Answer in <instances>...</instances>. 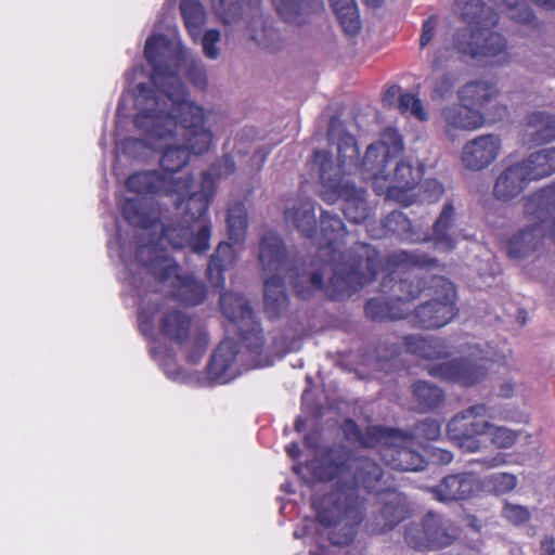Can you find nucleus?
Segmentation results:
<instances>
[{"label": "nucleus", "mask_w": 555, "mask_h": 555, "mask_svg": "<svg viewBox=\"0 0 555 555\" xmlns=\"http://www.w3.org/2000/svg\"><path fill=\"white\" fill-rule=\"evenodd\" d=\"M170 88L155 93L144 82L133 89V96L142 107L133 122L143 138H126L125 154L137 146L162 151L160 166L171 176L180 171L191 154L207 153L212 143V132L205 127L206 116L202 106L188 99L189 92L175 77L169 78Z\"/></svg>", "instance_id": "nucleus-1"}, {"label": "nucleus", "mask_w": 555, "mask_h": 555, "mask_svg": "<svg viewBox=\"0 0 555 555\" xmlns=\"http://www.w3.org/2000/svg\"><path fill=\"white\" fill-rule=\"evenodd\" d=\"M312 474L318 481L338 479L335 487L314 502L315 518L331 528L328 540L336 546L349 545L365 516V500L359 489L378 496L393 488V477L367 456H353L343 444L327 448L321 455Z\"/></svg>", "instance_id": "nucleus-2"}, {"label": "nucleus", "mask_w": 555, "mask_h": 555, "mask_svg": "<svg viewBox=\"0 0 555 555\" xmlns=\"http://www.w3.org/2000/svg\"><path fill=\"white\" fill-rule=\"evenodd\" d=\"M347 235L344 221L323 210L320 216L319 257L331 266L332 276L326 295L332 300H343L376 280L380 269L379 253L370 244L356 242L346 253L338 246Z\"/></svg>", "instance_id": "nucleus-3"}, {"label": "nucleus", "mask_w": 555, "mask_h": 555, "mask_svg": "<svg viewBox=\"0 0 555 555\" xmlns=\"http://www.w3.org/2000/svg\"><path fill=\"white\" fill-rule=\"evenodd\" d=\"M403 140L393 127H387L378 142L367 146L361 160L360 170L365 179L373 180L377 194H385L387 199L403 206L412 204L410 194L421 182L425 165L409 158H397L403 152Z\"/></svg>", "instance_id": "nucleus-4"}, {"label": "nucleus", "mask_w": 555, "mask_h": 555, "mask_svg": "<svg viewBox=\"0 0 555 555\" xmlns=\"http://www.w3.org/2000/svg\"><path fill=\"white\" fill-rule=\"evenodd\" d=\"M438 259L425 251L396 250L386 258V268L390 270L379 285L384 296L370 298L364 305V313L374 322L403 319L409 310L408 304L416 299L425 288L426 281L408 272L411 268L431 269L438 267Z\"/></svg>", "instance_id": "nucleus-5"}, {"label": "nucleus", "mask_w": 555, "mask_h": 555, "mask_svg": "<svg viewBox=\"0 0 555 555\" xmlns=\"http://www.w3.org/2000/svg\"><path fill=\"white\" fill-rule=\"evenodd\" d=\"M215 195L214 181L210 173L203 178V190L190 192L189 195L176 198L175 207L179 211L180 221L160 224V235L156 241L140 244L138 251L146 246L157 245L165 255H168L163 245L166 243L173 249L189 247L196 254H204L210 247L211 222L208 218V208Z\"/></svg>", "instance_id": "nucleus-6"}, {"label": "nucleus", "mask_w": 555, "mask_h": 555, "mask_svg": "<svg viewBox=\"0 0 555 555\" xmlns=\"http://www.w3.org/2000/svg\"><path fill=\"white\" fill-rule=\"evenodd\" d=\"M454 5L468 26L459 29L454 36L456 51L470 59H486L493 65H505L512 60L506 39L499 33L482 26L486 17L492 26L498 24L496 13L487 8L482 0H455Z\"/></svg>", "instance_id": "nucleus-7"}, {"label": "nucleus", "mask_w": 555, "mask_h": 555, "mask_svg": "<svg viewBox=\"0 0 555 555\" xmlns=\"http://www.w3.org/2000/svg\"><path fill=\"white\" fill-rule=\"evenodd\" d=\"M344 438L361 448H378L383 462L391 469L417 472L426 467L425 457L413 446L410 433L384 425H370L364 430L352 418L341 423Z\"/></svg>", "instance_id": "nucleus-8"}, {"label": "nucleus", "mask_w": 555, "mask_h": 555, "mask_svg": "<svg viewBox=\"0 0 555 555\" xmlns=\"http://www.w3.org/2000/svg\"><path fill=\"white\" fill-rule=\"evenodd\" d=\"M138 262L162 284H168V293L172 300L184 307L202 305L208 294L206 284L194 273L181 272L180 264L169 255H165L157 245L141 248Z\"/></svg>", "instance_id": "nucleus-9"}, {"label": "nucleus", "mask_w": 555, "mask_h": 555, "mask_svg": "<svg viewBox=\"0 0 555 555\" xmlns=\"http://www.w3.org/2000/svg\"><path fill=\"white\" fill-rule=\"evenodd\" d=\"M522 210L525 218L533 223L506 241V254L514 260L528 258L543 246L545 222L555 212V181L526 196Z\"/></svg>", "instance_id": "nucleus-10"}, {"label": "nucleus", "mask_w": 555, "mask_h": 555, "mask_svg": "<svg viewBox=\"0 0 555 555\" xmlns=\"http://www.w3.org/2000/svg\"><path fill=\"white\" fill-rule=\"evenodd\" d=\"M258 260L263 273L264 312L270 320H275L289 306L285 280L281 275L288 263V253L278 233L268 231L263 234L259 243Z\"/></svg>", "instance_id": "nucleus-11"}, {"label": "nucleus", "mask_w": 555, "mask_h": 555, "mask_svg": "<svg viewBox=\"0 0 555 555\" xmlns=\"http://www.w3.org/2000/svg\"><path fill=\"white\" fill-rule=\"evenodd\" d=\"M312 164L318 168L320 180L324 186L323 199L328 203L341 199V210L345 217L352 223H364L370 217V207L364 196L365 191L357 189L353 184L344 183L339 179L340 169L334 166L331 152L314 151Z\"/></svg>", "instance_id": "nucleus-12"}, {"label": "nucleus", "mask_w": 555, "mask_h": 555, "mask_svg": "<svg viewBox=\"0 0 555 555\" xmlns=\"http://www.w3.org/2000/svg\"><path fill=\"white\" fill-rule=\"evenodd\" d=\"M456 222V209L452 201L444 203L428 234L422 235L412 221L401 211L393 210L383 220L385 233H391L409 243H430L439 251L449 253L456 246L453 228Z\"/></svg>", "instance_id": "nucleus-13"}, {"label": "nucleus", "mask_w": 555, "mask_h": 555, "mask_svg": "<svg viewBox=\"0 0 555 555\" xmlns=\"http://www.w3.org/2000/svg\"><path fill=\"white\" fill-rule=\"evenodd\" d=\"M421 279V276H417ZM430 298L416 306L411 314L415 326L436 330L449 324L459 313L456 286L449 279L440 275L422 276Z\"/></svg>", "instance_id": "nucleus-14"}, {"label": "nucleus", "mask_w": 555, "mask_h": 555, "mask_svg": "<svg viewBox=\"0 0 555 555\" xmlns=\"http://www.w3.org/2000/svg\"><path fill=\"white\" fill-rule=\"evenodd\" d=\"M159 332L165 339L180 348H186V361L196 364L209 346V335L188 312L172 308L165 311L159 320Z\"/></svg>", "instance_id": "nucleus-15"}, {"label": "nucleus", "mask_w": 555, "mask_h": 555, "mask_svg": "<svg viewBox=\"0 0 555 555\" xmlns=\"http://www.w3.org/2000/svg\"><path fill=\"white\" fill-rule=\"evenodd\" d=\"M219 306L222 314L236 327L247 351L260 356L264 348V336L248 300L240 294L225 292L220 296Z\"/></svg>", "instance_id": "nucleus-16"}, {"label": "nucleus", "mask_w": 555, "mask_h": 555, "mask_svg": "<svg viewBox=\"0 0 555 555\" xmlns=\"http://www.w3.org/2000/svg\"><path fill=\"white\" fill-rule=\"evenodd\" d=\"M457 538L456 530L441 514L426 513L420 521L409 522L403 532L404 542L417 552L440 551Z\"/></svg>", "instance_id": "nucleus-17"}, {"label": "nucleus", "mask_w": 555, "mask_h": 555, "mask_svg": "<svg viewBox=\"0 0 555 555\" xmlns=\"http://www.w3.org/2000/svg\"><path fill=\"white\" fill-rule=\"evenodd\" d=\"M488 417L489 409L486 404L472 405L450 420L447 434L462 450L476 452L482 446V438L492 427Z\"/></svg>", "instance_id": "nucleus-18"}, {"label": "nucleus", "mask_w": 555, "mask_h": 555, "mask_svg": "<svg viewBox=\"0 0 555 555\" xmlns=\"http://www.w3.org/2000/svg\"><path fill=\"white\" fill-rule=\"evenodd\" d=\"M195 183L193 175L175 178L158 170H145L130 175L125 185L129 192L146 197L147 195H164L180 198L189 195Z\"/></svg>", "instance_id": "nucleus-19"}, {"label": "nucleus", "mask_w": 555, "mask_h": 555, "mask_svg": "<svg viewBox=\"0 0 555 555\" xmlns=\"http://www.w3.org/2000/svg\"><path fill=\"white\" fill-rule=\"evenodd\" d=\"M210 2L216 13L227 25L241 21L244 8H248L250 18L246 25V31L249 39L263 48L269 47L267 38L271 36L273 29L268 25L259 10L261 0H210Z\"/></svg>", "instance_id": "nucleus-20"}, {"label": "nucleus", "mask_w": 555, "mask_h": 555, "mask_svg": "<svg viewBox=\"0 0 555 555\" xmlns=\"http://www.w3.org/2000/svg\"><path fill=\"white\" fill-rule=\"evenodd\" d=\"M487 357L455 358L446 362L431 364L427 367L428 374L435 378L452 382L464 387H470L480 383L489 370Z\"/></svg>", "instance_id": "nucleus-21"}, {"label": "nucleus", "mask_w": 555, "mask_h": 555, "mask_svg": "<svg viewBox=\"0 0 555 555\" xmlns=\"http://www.w3.org/2000/svg\"><path fill=\"white\" fill-rule=\"evenodd\" d=\"M378 508L366 521V530L372 534L391 531L400 522L410 517L411 508L405 495L397 486L376 496Z\"/></svg>", "instance_id": "nucleus-22"}, {"label": "nucleus", "mask_w": 555, "mask_h": 555, "mask_svg": "<svg viewBox=\"0 0 555 555\" xmlns=\"http://www.w3.org/2000/svg\"><path fill=\"white\" fill-rule=\"evenodd\" d=\"M479 488L480 482L477 475L463 472L447 475L431 488V492L439 502L447 503L468 500L477 493Z\"/></svg>", "instance_id": "nucleus-23"}, {"label": "nucleus", "mask_w": 555, "mask_h": 555, "mask_svg": "<svg viewBox=\"0 0 555 555\" xmlns=\"http://www.w3.org/2000/svg\"><path fill=\"white\" fill-rule=\"evenodd\" d=\"M294 295L307 300L312 298L324 287V270L313 269L301 261H295L291 268L285 267L284 271Z\"/></svg>", "instance_id": "nucleus-24"}, {"label": "nucleus", "mask_w": 555, "mask_h": 555, "mask_svg": "<svg viewBox=\"0 0 555 555\" xmlns=\"http://www.w3.org/2000/svg\"><path fill=\"white\" fill-rule=\"evenodd\" d=\"M499 90L494 83L475 80L467 82L459 90L461 102L472 108L478 109L493 120L501 119L506 113V106H496V113L491 115L490 104L498 96Z\"/></svg>", "instance_id": "nucleus-25"}, {"label": "nucleus", "mask_w": 555, "mask_h": 555, "mask_svg": "<svg viewBox=\"0 0 555 555\" xmlns=\"http://www.w3.org/2000/svg\"><path fill=\"white\" fill-rule=\"evenodd\" d=\"M501 146V139L496 134L477 137L464 145L462 162L467 169L482 170L498 158Z\"/></svg>", "instance_id": "nucleus-26"}, {"label": "nucleus", "mask_w": 555, "mask_h": 555, "mask_svg": "<svg viewBox=\"0 0 555 555\" xmlns=\"http://www.w3.org/2000/svg\"><path fill=\"white\" fill-rule=\"evenodd\" d=\"M532 181L521 162L506 167L496 178L493 185V197L503 203H508L519 196Z\"/></svg>", "instance_id": "nucleus-27"}, {"label": "nucleus", "mask_w": 555, "mask_h": 555, "mask_svg": "<svg viewBox=\"0 0 555 555\" xmlns=\"http://www.w3.org/2000/svg\"><path fill=\"white\" fill-rule=\"evenodd\" d=\"M240 349L232 338H224L215 349L207 365V374L217 383H227L234 377L232 366L236 361Z\"/></svg>", "instance_id": "nucleus-28"}, {"label": "nucleus", "mask_w": 555, "mask_h": 555, "mask_svg": "<svg viewBox=\"0 0 555 555\" xmlns=\"http://www.w3.org/2000/svg\"><path fill=\"white\" fill-rule=\"evenodd\" d=\"M121 215L130 225L144 231L156 229L159 223L154 201L144 196L126 198L121 205Z\"/></svg>", "instance_id": "nucleus-29"}, {"label": "nucleus", "mask_w": 555, "mask_h": 555, "mask_svg": "<svg viewBox=\"0 0 555 555\" xmlns=\"http://www.w3.org/2000/svg\"><path fill=\"white\" fill-rule=\"evenodd\" d=\"M284 219L292 224L301 236L314 238L318 233L315 203L310 198L296 199L284 212Z\"/></svg>", "instance_id": "nucleus-30"}, {"label": "nucleus", "mask_w": 555, "mask_h": 555, "mask_svg": "<svg viewBox=\"0 0 555 555\" xmlns=\"http://www.w3.org/2000/svg\"><path fill=\"white\" fill-rule=\"evenodd\" d=\"M337 128L336 119L332 118L327 129V139L333 142L337 137L338 164L334 163V166L340 169L339 179L343 180V177L347 173V167L358 165L359 147L354 135L344 131L343 129H340L337 134Z\"/></svg>", "instance_id": "nucleus-31"}, {"label": "nucleus", "mask_w": 555, "mask_h": 555, "mask_svg": "<svg viewBox=\"0 0 555 555\" xmlns=\"http://www.w3.org/2000/svg\"><path fill=\"white\" fill-rule=\"evenodd\" d=\"M237 259L233 245L229 242H220L210 256L206 278L214 287L224 288L225 272L232 268Z\"/></svg>", "instance_id": "nucleus-32"}, {"label": "nucleus", "mask_w": 555, "mask_h": 555, "mask_svg": "<svg viewBox=\"0 0 555 555\" xmlns=\"http://www.w3.org/2000/svg\"><path fill=\"white\" fill-rule=\"evenodd\" d=\"M165 40L162 35H151L146 41L144 47V57L147 63L152 66L151 80L154 83L155 88H151L155 93L162 94V90L165 88H170V77H175L178 79L184 87L185 85L173 74H168L163 76V66L160 63V43Z\"/></svg>", "instance_id": "nucleus-33"}, {"label": "nucleus", "mask_w": 555, "mask_h": 555, "mask_svg": "<svg viewBox=\"0 0 555 555\" xmlns=\"http://www.w3.org/2000/svg\"><path fill=\"white\" fill-rule=\"evenodd\" d=\"M442 118L449 129L475 130L485 124L486 116L465 103L447 106Z\"/></svg>", "instance_id": "nucleus-34"}, {"label": "nucleus", "mask_w": 555, "mask_h": 555, "mask_svg": "<svg viewBox=\"0 0 555 555\" xmlns=\"http://www.w3.org/2000/svg\"><path fill=\"white\" fill-rule=\"evenodd\" d=\"M278 14L287 23L302 24L311 13L324 10L323 0H272Z\"/></svg>", "instance_id": "nucleus-35"}, {"label": "nucleus", "mask_w": 555, "mask_h": 555, "mask_svg": "<svg viewBox=\"0 0 555 555\" xmlns=\"http://www.w3.org/2000/svg\"><path fill=\"white\" fill-rule=\"evenodd\" d=\"M526 134L537 145L555 140V115L546 112H532L526 118Z\"/></svg>", "instance_id": "nucleus-36"}, {"label": "nucleus", "mask_w": 555, "mask_h": 555, "mask_svg": "<svg viewBox=\"0 0 555 555\" xmlns=\"http://www.w3.org/2000/svg\"><path fill=\"white\" fill-rule=\"evenodd\" d=\"M402 343L408 352L426 360H439L447 358L444 343L436 337H422L418 335H405Z\"/></svg>", "instance_id": "nucleus-37"}, {"label": "nucleus", "mask_w": 555, "mask_h": 555, "mask_svg": "<svg viewBox=\"0 0 555 555\" xmlns=\"http://www.w3.org/2000/svg\"><path fill=\"white\" fill-rule=\"evenodd\" d=\"M400 90L399 85L390 86L383 96L384 104L392 105L398 99V108L401 114L411 113L416 119L426 121L428 115L422 100L411 92L400 93Z\"/></svg>", "instance_id": "nucleus-38"}, {"label": "nucleus", "mask_w": 555, "mask_h": 555, "mask_svg": "<svg viewBox=\"0 0 555 555\" xmlns=\"http://www.w3.org/2000/svg\"><path fill=\"white\" fill-rule=\"evenodd\" d=\"M412 397L416 403V410L428 412L438 409L446 399L444 391L426 380H417L411 388Z\"/></svg>", "instance_id": "nucleus-39"}, {"label": "nucleus", "mask_w": 555, "mask_h": 555, "mask_svg": "<svg viewBox=\"0 0 555 555\" xmlns=\"http://www.w3.org/2000/svg\"><path fill=\"white\" fill-rule=\"evenodd\" d=\"M532 181L555 173V147H547L531 153L521 160Z\"/></svg>", "instance_id": "nucleus-40"}, {"label": "nucleus", "mask_w": 555, "mask_h": 555, "mask_svg": "<svg viewBox=\"0 0 555 555\" xmlns=\"http://www.w3.org/2000/svg\"><path fill=\"white\" fill-rule=\"evenodd\" d=\"M331 8L344 33L356 36L361 29L360 14L354 0H330Z\"/></svg>", "instance_id": "nucleus-41"}, {"label": "nucleus", "mask_w": 555, "mask_h": 555, "mask_svg": "<svg viewBox=\"0 0 555 555\" xmlns=\"http://www.w3.org/2000/svg\"><path fill=\"white\" fill-rule=\"evenodd\" d=\"M534 3L545 8L554 9L555 0H532ZM508 9V16L520 24L530 25L532 28L539 26L538 20L532 9L527 4V0H503Z\"/></svg>", "instance_id": "nucleus-42"}, {"label": "nucleus", "mask_w": 555, "mask_h": 555, "mask_svg": "<svg viewBox=\"0 0 555 555\" xmlns=\"http://www.w3.org/2000/svg\"><path fill=\"white\" fill-rule=\"evenodd\" d=\"M180 13L185 28L192 37L199 35L206 21V12L199 0H181Z\"/></svg>", "instance_id": "nucleus-43"}, {"label": "nucleus", "mask_w": 555, "mask_h": 555, "mask_svg": "<svg viewBox=\"0 0 555 555\" xmlns=\"http://www.w3.org/2000/svg\"><path fill=\"white\" fill-rule=\"evenodd\" d=\"M227 225L230 240L235 243H240L245 240L248 216L245 205L242 202H237L229 207Z\"/></svg>", "instance_id": "nucleus-44"}, {"label": "nucleus", "mask_w": 555, "mask_h": 555, "mask_svg": "<svg viewBox=\"0 0 555 555\" xmlns=\"http://www.w3.org/2000/svg\"><path fill=\"white\" fill-rule=\"evenodd\" d=\"M442 423L438 420L427 417L414 424L410 435L413 436V441L425 440L435 441L441 436Z\"/></svg>", "instance_id": "nucleus-45"}, {"label": "nucleus", "mask_w": 555, "mask_h": 555, "mask_svg": "<svg viewBox=\"0 0 555 555\" xmlns=\"http://www.w3.org/2000/svg\"><path fill=\"white\" fill-rule=\"evenodd\" d=\"M431 85V100L444 99L452 94L456 78L453 73L444 72L439 76H430L427 78Z\"/></svg>", "instance_id": "nucleus-46"}, {"label": "nucleus", "mask_w": 555, "mask_h": 555, "mask_svg": "<svg viewBox=\"0 0 555 555\" xmlns=\"http://www.w3.org/2000/svg\"><path fill=\"white\" fill-rule=\"evenodd\" d=\"M517 486V478L509 473H496L488 477L487 487L494 495H504L512 492Z\"/></svg>", "instance_id": "nucleus-47"}, {"label": "nucleus", "mask_w": 555, "mask_h": 555, "mask_svg": "<svg viewBox=\"0 0 555 555\" xmlns=\"http://www.w3.org/2000/svg\"><path fill=\"white\" fill-rule=\"evenodd\" d=\"M519 431L512 430L505 426L492 425L487 435L490 436L492 444L498 449H508L516 443L519 438Z\"/></svg>", "instance_id": "nucleus-48"}, {"label": "nucleus", "mask_w": 555, "mask_h": 555, "mask_svg": "<svg viewBox=\"0 0 555 555\" xmlns=\"http://www.w3.org/2000/svg\"><path fill=\"white\" fill-rule=\"evenodd\" d=\"M502 517L514 526H521L530 519L531 513L524 505L505 501L502 508Z\"/></svg>", "instance_id": "nucleus-49"}, {"label": "nucleus", "mask_w": 555, "mask_h": 555, "mask_svg": "<svg viewBox=\"0 0 555 555\" xmlns=\"http://www.w3.org/2000/svg\"><path fill=\"white\" fill-rule=\"evenodd\" d=\"M235 171V162L233 156L227 154L216 160L209 170L202 172V179L205 173H210L212 181L215 182V176L218 178L228 177ZM216 189V185L214 184ZM203 190V180L201 181V190Z\"/></svg>", "instance_id": "nucleus-50"}, {"label": "nucleus", "mask_w": 555, "mask_h": 555, "mask_svg": "<svg viewBox=\"0 0 555 555\" xmlns=\"http://www.w3.org/2000/svg\"><path fill=\"white\" fill-rule=\"evenodd\" d=\"M189 81L196 88L205 90L208 83L206 67L201 60H193L185 72Z\"/></svg>", "instance_id": "nucleus-51"}, {"label": "nucleus", "mask_w": 555, "mask_h": 555, "mask_svg": "<svg viewBox=\"0 0 555 555\" xmlns=\"http://www.w3.org/2000/svg\"><path fill=\"white\" fill-rule=\"evenodd\" d=\"M220 41V31L218 29H209L203 36V51L206 57L216 60L220 52L217 43Z\"/></svg>", "instance_id": "nucleus-52"}, {"label": "nucleus", "mask_w": 555, "mask_h": 555, "mask_svg": "<svg viewBox=\"0 0 555 555\" xmlns=\"http://www.w3.org/2000/svg\"><path fill=\"white\" fill-rule=\"evenodd\" d=\"M437 22L438 17L436 15H430L427 20L424 21L420 36L421 49H424L433 40L437 27Z\"/></svg>", "instance_id": "nucleus-53"}, {"label": "nucleus", "mask_w": 555, "mask_h": 555, "mask_svg": "<svg viewBox=\"0 0 555 555\" xmlns=\"http://www.w3.org/2000/svg\"><path fill=\"white\" fill-rule=\"evenodd\" d=\"M541 555H555V538L545 535L540 542Z\"/></svg>", "instance_id": "nucleus-54"}, {"label": "nucleus", "mask_w": 555, "mask_h": 555, "mask_svg": "<svg viewBox=\"0 0 555 555\" xmlns=\"http://www.w3.org/2000/svg\"><path fill=\"white\" fill-rule=\"evenodd\" d=\"M383 347H384L383 344H379L378 347L376 348V351H377L379 358L390 360L391 358L400 354L401 347L396 343H391L389 352H387V353L383 352Z\"/></svg>", "instance_id": "nucleus-55"}, {"label": "nucleus", "mask_w": 555, "mask_h": 555, "mask_svg": "<svg viewBox=\"0 0 555 555\" xmlns=\"http://www.w3.org/2000/svg\"><path fill=\"white\" fill-rule=\"evenodd\" d=\"M426 189L436 197H440L444 192L443 185L436 179L428 180L426 182Z\"/></svg>", "instance_id": "nucleus-56"}, {"label": "nucleus", "mask_w": 555, "mask_h": 555, "mask_svg": "<svg viewBox=\"0 0 555 555\" xmlns=\"http://www.w3.org/2000/svg\"><path fill=\"white\" fill-rule=\"evenodd\" d=\"M285 451H286L287 455L293 460H297L301 455V449H300L299 444L296 442L288 443L285 447Z\"/></svg>", "instance_id": "nucleus-57"}, {"label": "nucleus", "mask_w": 555, "mask_h": 555, "mask_svg": "<svg viewBox=\"0 0 555 555\" xmlns=\"http://www.w3.org/2000/svg\"><path fill=\"white\" fill-rule=\"evenodd\" d=\"M434 455L441 462L442 464H449L453 460V454L450 451L437 449L434 452Z\"/></svg>", "instance_id": "nucleus-58"}, {"label": "nucleus", "mask_w": 555, "mask_h": 555, "mask_svg": "<svg viewBox=\"0 0 555 555\" xmlns=\"http://www.w3.org/2000/svg\"><path fill=\"white\" fill-rule=\"evenodd\" d=\"M443 64V54L439 50L436 52L434 60L431 61L430 67L434 73L438 72Z\"/></svg>", "instance_id": "nucleus-59"}, {"label": "nucleus", "mask_w": 555, "mask_h": 555, "mask_svg": "<svg viewBox=\"0 0 555 555\" xmlns=\"http://www.w3.org/2000/svg\"><path fill=\"white\" fill-rule=\"evenodd\" d=\"M514 393V386L512 383H504L500 386V396L503 398H511Z\"/></svg>", "instance_id": "nucleus-60"}, {"label": "nucleus", "mask_w": 555, "mask_h": 555, "mask_svg": "<svg viewBox=\"0 0 555 555\" xmlns=\"http://www.w3.org/2000/svg\"><path fill=\"white\" fill-rule=\"evenodd\" d=\"M483 463L486 464L487 467L491 468L501 465L502 463H504V460L498 455L489 460H486Z\"/></svg>", "instance_id": "nucleus-61"}, {"label": "nucleus", "mask_w": 555, "mask_h": 555, "mask_svg": "<svg viewBox=\"0 0 555 555\" xmlns=\"http://www.w3.org/2000/svg\"><path fill=\"white\" fill-rule=\"evenodd\" d=\"M140 328H141V332L146 335L147 332H151L152 331V323L150 321H141L140 322Z\"/></svg>", "instance_id": "nucleus-62"}, {"label": "nucleus", "mask_w": 555, "mask_h": 555, "mask_svg": "<svg viewBox=\"0 0 555 555\" xmlns=\"http://www.w3.org/2000/svg\"><path fill=\"white\" fill-rule=\"evenodd\" d=\"M310 555H328L326 547L320 545L315 551H310Z\"/></svg>", "instance_id": "nucleus-63"}, {"label": "nucleus", "mask_w": 555, "mask_h": 555, "mask_svg": "<svg viewBox=\"0 0 555 555\" xmlns=\"http://www.w3.org/2000/svg\"><path fill=\"white\" fill-rule=\"evenodd\" d=\"M550 238L555 243V219L552 221L550 227Z\"/></svg>", "instance_id": "nucleus-64"}]
</instances>
